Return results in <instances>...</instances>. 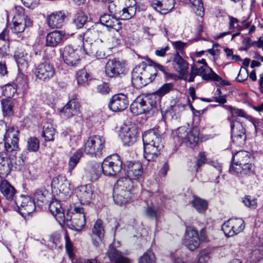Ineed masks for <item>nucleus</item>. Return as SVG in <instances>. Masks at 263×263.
<instances>
[{
    "mask_svg": "<svg viewBox=\"0 0 263 263\" xmlns=\"http://www.w3.org/2000/svg\"><path fill=\"white\" fill-rule=\"evenodd\" d=\"M144 157L148 161L155 160L163 148L161 137L154 130L145 132L142 136Z\"/></svg>",
    "mask_w": 263,
    "mask_h": 263,
    "instance_id": "f257e3e1",
    "label": "nucleus"
},
{
    "mask_svg": "<svg viewBox=\"0 0 263 263\" xmlns=\"http://www.w3.org/2000/svg\"><path fill=\"white\" fill-rule=\"evenodd\" d=\"M156 76V69L152 65H147L145 62H142L133 70L132 83L137 88H141L152 82Z\"/></svg>",
    "mask_w": 263,
    "mask_h": 263,
    "instance_id": "f03ea898",
    "label": "nucleus"
},
{
    "mask_svg": "<svg viewBox=\"0 0 263 263\" xmlns=\"http://www.w3.org/2000/svg\"><path fill=\"white\" fill-rule=\"evenodd\" d=\"M199 130L196 127L189 129L186 126L178 127L174 133L175 140L179 143L184 142L187 147H194L199 140Z\"/></svg>",
    "mask_w": 263,
    "mask_h": 263,
    "instance_id": "7ed1b4c3",
    "label": "nucleus"
},
{
    "mask_svg": "<svg viewBox=\"0 0 263 263\" xmlns=\"http://www.w3.org/2000/svg\"><path fill=\"white\" fill-rule=\"evenodd\" d=\"M156 100L154 95L138 97L130 104V111L135 116L146 113L156 107Z\"/></svg>",
    "mask_w": 263,
    "mask_h": 263,
    "instance_id": "20e7f679",
    "label": "nucleus"
},
{
    "mask_svg": "<svg viewBox=\"0 0 263 263\" xmlns=\"http://www.w3.org/2000/svg\"><path fill=\"white\" fill-rule=\"evenodd\" d=\"M105 139L100 135L90 136L84 145V152L87 155L100 157L105 148Z\"/></svg>",
    "mask_w": 263,
    "mask_h": 263,
    "instance_id": "39448f33",
    "label": "nucleus"
},
{
    "mask_svg": "<svg viewBox=\"0 0 263 263\" xmlns=\"http://www.w3.org/2000/svg\"><path fill=\"white\" fill-rule=\"evenodd\" d=\"M69 221L72 229L76 231H80L85 226V216L84 210L80 206H71L65 215V221Z\"/></svg>",
    "mask_w": 263,
    "mask_h": 263,
    "instance_id": "423d86ee",
    "label": "nucleus"
},
{
    "mask_svg": "<svg viewBox=\"0 0 263 263\" xmlns=\"http://www.w3.org/2000/svg\"><path fill=\"white\" fill-rule=\"evenodd\" d=\"M101 166L104 175L114 176L121 171L122 162L118 155L114 154L105 158Z\"/></svg>",
    "mask_w": 263,
    "mask_h": 263,
    "instance_id": "0eeeda50",
    "label": "nucleus"
},
{
    "mask_svg": "<svg viewBox=\"0 0 263 263\" xmlns=\"http://www.w3.org/2000/svg\"><path fill=\"white\" fill-rule=\"evenodd\" d=\"M15 203L18 208V212L24 218L35 210V201L29 196H20L15 199Z\"/></svg>",
    "mask_w": 263,
    "mask_h": 263,
    "instance_id": "6e6552de",
    "label": "nucleus"
},
{
    "mask_svg": "<svg viewBox=\"0 0 263 263\" xmlns=\"http://www.w3.org/2000/svg\"><path fill=\"white\" fill-rule=\"evenodd\" d=\"M5 149L8 152L13 153L18 148L19 132L17 128L14 126L7 127V133L5 134Z\"/></svg>",
    "mask_w": 263,
    "mask_h": 263,
    "instance_id": "1a4fd4ad",
    "label": "nucleus"
},
{
    "mask_svg": "<svg viewBox=\"0 0 263 263\" xmlns=\"http://www.w3.org/2000/svg\"><path fill=\"white\" fill-rule=\"evenodd\" d=\"M34 74L40 80L48 82L55 75V69L52 64L44 62L36 66Z\"/></svg>",
    "mask_w": 263,
    "mask_h": 263,
    "instance_id": "9d476101",
    "label": "nucleus"
},
{
    "mask_svg": "<svg viewBox=\"0 0 263 263\" xmlns=\"http://www.w3.org/2000/svg\"><path fill=\"white\" fill-rule=\"evenodd\" d=\"M31 26L32 21L28 16L22 17L14 16L12 20L10 28L13 34L16 35L21 40H23V34L25 28Z\"/></svg>",
    "mask_w": 263,
    "mask_h": 263,
    "instance_id": "9b49d317",
    "label": "nucleus"
},
{
    "mask_svg": "<svg viewBox=\"0 0 263 263\" xmlns=\"http://www.w3.org/2000/svg\"><path fill=\"white\" fill-rule=\"evenodd\" d=\"M79 50L70 45H66L63 50L62 58L64 62L70 66L77 65L80 61Z\"/></svg>",
    "mask_w": 263,
    "mask_h": 263,
    "instance_id": "f8f14e48",
    "label": "nucleus"
},
{
    "mask_svg": "<svg viewBox=\"0 0 263 263\" xmlns=\"http://www.w3.org/2000/svg\"><path fill=\"white\" fill-rule=\"evenodd\" d=\"M231 139L234 143L241 145L245 143L246 130L241 123L237 121L231 122Z\"/></svg>",
    "mask_w": 263,
    "mask_h": 263,
    "instance_id": "ddd939ff",
    "label": "nucleus"
},
{
    "mask_svg": "<svg viewBox=\"0 0 263 263\" xmlns=\"http://www.w3.org/2000/svg\"><path fill=\"white\" fill-rule=\"evenodd\" d=\"M129 101L126 95L123 93L115 95L108 104L109 108L114 112L121 111L128 107Z\"/></svg>",
    "mask_w": 263,
    "mask_h": 263,
    "instance_id": "4468645a",
    "label": "nucleus"
},
{
    "mask_svg": "<svg viewBox=\"0 0 263 263\" xmlns=\"http://www.w3.org/2000/svg\"><path fill=\"white\" fill-rule=\"evenodd\" d=\"M109 11L114 13L116 17L122 20L132 18L136 14V8H121L116 6V3L111 2L108 6Z\"/></svg>",
    "mask_w": 263,
    "mask_h": 263,
    "instance_id": "2eb2a0df",
    "label": "nucleus"
},
{
    "mask_svg": "<svg viewBox=\"0 0 263 263\" xmlns=\"http://www.w3.org/2000/svg\"><path fill=\"white\" fill-rule=\"evenodd\" d=\"M139 135V130L136 126H125L122 129L121 137L124 144L129 146L137 141Z\"/></svg>",
    "mask_w": 263,
    "mask_h": 263,
    "instance_id": "dca6fc26",
    "label": "nucleus"
},
{
    "mask_svg": "<svg viewBox=\"0 0 263 263\" xmlns=\"http://www.w3.org/2000/svg\"><path fill=\"white\" fill-rule=\"evenodd\" d=\"M65 18L64 11H56L47 15L46 22L47 26L52 29L60 28L63 26Z\"/></svg>",
    "mask_w": 263,
    "mask_h": 263,
    "instance_id": "f3484780",
    "label": "nucleus"
},
{
    "mask_svg": "<svg viewBox=\"0 0 263 263\" xmlns=\"http://www.w3.org/2000/svg\"><path fill=\"white\" fill-rule=\"evenodd\" d=\"M184 243L191 251L196 249L200 244L198 232L191 227H187L186 229Z\"/></svg>",
    "mask_w": 263,
    "mask_h": 263,
    "instance_id": "a211bd4d",
    "label": "nucleus"
},
{
    "mask_svg": "<svg viewBox=\"0 0 263 263\" xmlns=\"http://www.w3.org/2000/svg\"><path fill=\"white\" fill-rule=\"evenodd\" d=\"M76 192L81 204L90 203L94 197L93 191L91 184L80 186L77 187Z\"/></svg>",
    "mask_w": 263,
    "mask_h": 263,
    "instance_id": "6ab92c4d",
    "label": "nucleus"
},
{
    "mask_svg": "<svg viewBox=\"0 0 263 263\" xmlns=\"http://www.w3.org/2000/svg\"><path fill=\"white\" fill-rule=\"evenodd\" d=\"M124 71V66L119 60H109L105 66L106 75L109 78L116 77Z\"/></svg>",
    "mask_w": 263,
    "mask_h": 263,
    "instance_id": "aec40b11",
    "label": "nucleus"
},
{
    "mask_svg": "<svg viewBox=\"0 0 263 263\" xmlns=\"http://www.w3.org/2000/svg\"><path fill=\"white\" fill-rule=\"evenodd\" d=\"M194 70L196 74L201 76L202 79L205 81L219 82L221 80V77L214 72L208 65H202L199 68L194 66Z\"/></svg>",
    "mask_w": 263,
    "mask_h": 263,
    "instance_id": "412c9836",
    "label": "nucleus"
},
{
    "mask_svg": "<svg viewBox=\"0 0 263 263\" xmlns=\"http://www.w3.org/2000/svg\"><path fill=\"white\" fill-rule=\"evenodd\" d=\"M102 173L101 164L97 162H92L87 165L85 168V177L91 182L98 179Z\"/></svg>",
    "mask_w": 263,
    "mask_h": 263,
    "instance_id": "4be33fe9",
    "label": "nucleus"
},
{
    "mask_svg": "<svg viewBox=\"0 0 263 263\" xmlns=\"http://www.w3.org/2000/svg\"><path fill=\"white\" fill-rule=\"evenodd\" d=\"M104 229L101 220L98 219L92 229L91 238L93 245L98 247L102 242L104 237Z\"/></svg>",
    "mask_w": 263,
    "mask_h": 263,
    "instance_id": "5701e85b",
    "label": "nucleus"
},
{
    "mask_svg": "<svg viewBox=\"0 0 263 263\" xmlns=\"http://www.w3.org/2000/svg\"><path fill=\"white\" fill-rule=\"evenodd\" d=\"M255 166L250 162L239 166L238 165H231L229 172L232 174H236L242 177L245 175L253 174L255 173Z\"/></svg>",
    "mask_w": 263,
    "mask_h": 263,
    "instance_id": "b1692460",
    "label": "nucleus"
},
{
    "mask_svg": "<svg viewBox=\"0 0 263 263\" xmlns=\"http://www.w3.org/2000/svg\"><path fill=\"white\" fill-rule=\"evenodd\" d=\"M175 0H153L152 6L161 14H166L174 7Z\"/></svg>",
    "mask_w": 263,
    "mask_h": 263,
    "instance_id": "393cba45",
    "label": "nucleus"
},
{
    "mask_svg": "<svg viewBox=\"0 0 263 263\" xmlns=\"http://www.w3.org/2000/svg\"><path fill=\"white\" fill-rule=\"evenodd\" d=\"M173 66L174 69L179 72L182 77L187 75L189 64L179 55L178 52L174 55L173 61Z\"/></svg>",
    "mask_w": 263,
    "mask_h": 263,
    "instance_id": "a878e982",
    "label": "nucleus"
},
{
    "mask_svg": "<svg viewBox=\"0 0 263 263\" xmlns=\"http://www.w3.org/2000/svg\"><path fill=\"white\" fill-rule=\"evenodd\" d=\"M79 111V103L75 100H71L63 107L61 111V115L64 118H70L78 115Z\"/></svg>",
    "mask_w": 263,
    "mask_h": 263,
    "instance_id": "bb28decb",
    "label": "nucleus"
},
{
    "mask_svg": "<svg viewBox=\"0 0 263 263\" xmlns=\"http://www.w3.org/2000/svg\"><path fill=\"white\" fill-rule=\"evenodd\" d=\"M49 210L59 223L65 222V215L59 201L53 199L49 204Z\"/></svg>",
    "mask_w": 263,
    "mask_h": 263,
    "instance_id": "cd10ccee",
    "label": "nucleus"
},
{
    "mask_svg": "<svg viewBox=\"0 0 263 263\" xmlns=\"http://www.w3.org/2000/svg\"><path fill=\"white\" fill-rule=\"evenodd\" d=\"M143 173V167L139 162H129L126 168V175L132 180L138 179Z\"/></svg>",
    "mask_w": 263,
    "mask_h": 263,
    "instance_id": "c85d7f7f",
    "label": "nucleus"
},
{
    "mask_svg": "<svg viewBox=\"0 0 263 263\" xmlns=\"http://www.w3.org/2000/svg\"><path fill=\"white\" fill-rule=\"evenodd\" d=\"M100 25L95 24L91 28L87 29L85 32L78 35V39L83 42L84 49L85 50L87 44L90 45L91 41L96 37Z\"/></svg>",
    "mask_w": 263,
    "mask_h": 263,
    "instance_id": "c756f323",
    "label": "nucleus"
},
{
    "mask_svg": "<svg viewBox=\"0 0 263 263\" xmlns=\"http://www.w3.org/2000/svg\"><path fill=\"white\" fill-rule=\"evenodd\" d=\"M132 197L131 192L127 190L114 189L113 198L116 204L122 205L128 202Z\"/></svg>",
    "mask_w": 263,
    "mask_h": 263,
    "instance_id": "7c9ffc66",
    "label": "nucleus"
},
{
    "mask_svg": "<svg viewBox=\"0 0 263 263\" xmlns=\"http://www.w3.org/2000/svg\"><path fill=\"white\" fill-rule=\"evenodd\" d=\"M0 191L7 200L12 201L16 199V191L6 180H1L0 181Z\"/></svg>",
    "mask_w": 263,
    "mask_h": 263,
    "instance_id": "2f4dec72",
    "label": "nucleus"
},
{
    "mask_svg": "<svg viewBox=\"0 0 263 263\" xmlns=\"http://www.w3.org/2000/svg\"><path fill=\"white\" fill-rule=\"evenodd\" d=\"M14 58L19 68H25L28 67L31 57L25 50L23 48H17L15 51Z\"/></svg>",
    "mask_w": 263,
    "mask_h": 263,
    "instance_id": "473e14b6",
    "label": "nucleus"
},
{
    "mask_svg": "<svg viewBox=\"0 0 263 263\" xmlns=\"http://www.w3.org/2000/svg\"><path fill=\"white\" fill-rule=\"evenodd\" d=\"M104 49V45L102 41L97 40L90 43V49L89 51H86V53L95 55L98 59H103L105 57Z\"/></svg>",
    "mask_w": 263,
    "mask_h": 263,
    "instance_id": "72a5a7b5",
    "label": "nucleus"
},
{
    "mask_svg": "<svg viewBox=\"0 0 263 263\" xmlns=\"http://www.w3.org/2000/svg\"><path fill=\"white\" fill-rule=\"evenodd\" d=\"M251 160V154L245 151H240L236 153L232 157V163L231 165L242 164L249 162Z\"/></svg>",
    "mask_w": 263,
    "mask_h": 263,
    "instance_id": "f704fd0d",
    "label": "nucleus"
},
{
    "mask_svg": "<svg viewBox=\"0 0 263 263\" xmlns=\"http://www.w3.org/2000/svg\"><path fill=\"white\" fill-rule=\"evenodd\" d=\"M63 37L64 34L61 31L56 30L48 33L46 37V45L56 47L61 42Z\"/></svg>",
    "mask_w": 263,
    "mask_h": 263,
    "instance_id": "c9c22d12",
    "label": "nucleus"
},
{
    "mask_svg": "<svg viewBox=\"0 0 263 263\" xmlns=\"http://www.w3.org/2000/svg\"><path fill=\"white\" fill-rule=\"evenodd\" d=\"M12 167L11 161L6 153H0V174L7 176Z\"/></svg>",
    "mask_w": 263,
    "mask_h": 263,
    "instance_id": "e433bc0d",
    "label": "nucleus"
},
{
    "mask_svg": "<svg viewBox=\"0 0 263 263\" xmlns=\"http://www.w3.org/2000/svg\"><path fill=\"white\" fill-rule=\"evenodd\" d=\"M107 255L110 260L114 263H129L128 259L113 247H109Z\"/></svg>",
    "mask_w": 263,
    "mask_h": 263,
    "instance_id": "4c0bfd02",
    "label": "nucleus"
},
{
    "mask_svg": "<svg viewBox=\"0 0 263 263\" xmlns=\"http://www.w3.org/2000/svg\"><path fill=\"white\" fill-rule=\"evenodd\" d=\"M27 85L25 81H23V84H18L16 85L15 83L8 84L3 87V94L4 96L8 98H12L16 92L17 87H22L23 89H25Z\"/></svg>",
    "mask_w": 263,
    "mask_h": 263,
    "instance_id": "58836bf2",
    "label": "nucleus"
},
{
    "mask_svg": "<svg viewBox=\"0 0 263 263\" xmlns=\"http://www.w3.org/2000/svg\"><path fill=\"white\" fill-rule=\"evenodd\" d=\"M174 85L172 83H165L162 85L156 92L152 93L156 98V105L160 101L161 98L164 95L168 93L174 89Z\"/></svg>",
    "mask_w": 263,
    "mask_h": 263,
    "instance_id": "ea45409f",
    "label": "nucleus"
},
{
    "mask_svg": "<svg viewBox=\"0 0 263 263\" xmlns=\"http://www.w3.org/2000/svg\"><path fill=\"white\" fill-rule=\"evenodd\" d=\"M48 192L45 189L37 190L34 194V200L39 206H42L48 202Z\"/></svg>",
    "mask_w": 263,
    "mask_h": 263,
    "instance_id": "a19ab883",
    "label": "nucleus"
},
{
    "mask_svg": "<svg viewBox=\"0 0 263 263\" xmlns=\"http://www.w3.org/2000/svg\"><path fill=\"white\" fill-rule=\"evenodd\" d=\"M55 130L53 125L50 123H45L43 125L42 136L46 141H51L54 140Z\"/></svg>",
    "mask_w": 263,
    "mask_h": 263,
    "instance_id": "79ce46f5",
    "label": "nucleus"
},
{
    "mask_svg": "<svg viewBox=\"0 0 263 263\" xmlns=\"http://www.w3.org/2000/svg\"><path fill=\"white\" fill-rule=\"evenodd\" d=\"M88 17L87 15L82 10H78L74 15L73 23L77 28H82L87 22Z\"/></svg>",
    "mask_w": 263,
    "mask_h": 263,
    "instance_id": "37998d69",
    "label": "nucleus"
},
{
    "mask_svg": "<svg viewBox=\"0 0 263 263\" xmlns=\"http://www.w3.org/2000/svg\"><path fill=\"white\" fill-rule=\"evenodd\" d=\"M191 203L192 206L199 213H204L208 208L206 201L197 196H193Z\"/></svg>",
    "mask_w": 263,
    "mask_h": 263,
    "instance_id": "c03bdc74",
    "label": "nucleus"
},
{
    "mask_svg": "<svg viewBox=\"0 0 263 263\" xmlns=\"http://www.w3.org/2000/svg\"><path fill=\"white\" fill-rule=\"evenodd\" d=\"M133 187L132 179L129 177H122L119 179L114 187L115 189L127 190L131 192Z\"/></svg>",
    "mask_w": 263,
    "mask_h": 263,
    "instance_id": "a18cd8bd",
    "label": "nucleus"
},
{
    "mask_svg": "<svg viewBox=\"0 0 263 263\" xmlns=\"http://www.w3.org/2000/svg\"><path fill=\"white\" fill-rule=\"evenodd\" d=\"M82 155L83 153L80 150H78L69 157L68 164V172L70 175L72 173V171L79 163Z\"/></svg>",
    "mask_w": 263,
    "mask_h": 263,
    "instance_id": "49530a36",
    "label": "nucleus"
},
{
    "mask_svg": "<svg viewBox=\"0 0 263 263\" xmlns=\"http://www.w3.org/2000/svg\"><path fill=\"white\" fill-rule=\"evenodd\" d=\"M145 215L152 219H157L161 215L160 208L158 205L151 204L148 205L145 209Z\"/></svg>",
    "mask_w": 263,
    "mask_h": 263,
    "instance_id": "de8ad7c7",
    "label": "nucleus"
},
{
    "mask_svg": "<svg viewBox=\"0 0 263 263\" xmlns=\"http://www.w3.org/2000/svg\"><path fill=\"white\" fill-rule=\"evenodd\" d=\"M191 4V8L197 15L202 17L204 10L201 0H189Z\"/></svg>",
    "mask_w": 263,
    "mask_h": 263,
    "instance_id": "09e8293b",
    "label": "nucleus"
},
{
    "mask_svg": "<svg viewBox=\"0 0 263 263\" xmlns=\"http://www.w3.org/2000/svg\"><path fill=\"white\" fill-rule=\"evenodd\" d=\"M64 178L58 176L52 179L51 184L52 185H54V187L59 189L60 191L68 193L69 187H67V183L62 182Z\"/></svg>",
    "mask_w": 263,
    "mask_h": 263,
    "instance_id": "8fccbe9b",
    "label": "nucleus"
},
{
    "mask_svg": "<svg viewBox=\"0 0 263 263\" xmlns=\"http://www.w3.org/2000/svg\"><path fill=\"white\" fill-rule=\"evenodd\" d=\"M89 78V75L84 69H80L77 72V80L79 85H85Z\"/></svg>",
    "mask_w": 263,
    "mask_h": 263,
    "instance_id": "3c124183",
    "label": "nucleus"
},
{
    "mask_svg": "<svg viewBox=\"0 0 263 263\" xmlns=\"http://www.w3.org/2000/svg\"><path fill=\"white\" fill-rule=\"evenodd\" d=\"M232 228L235 231V235L242 232L245 229L244 221L241 218L231 219Z\"/></svg>",
    "mask_w": 263,
    "mask_h": 263,
    "instance_id": "603ef678",
    "label": "nucleus"
},
{
    "mask_svg": "<svg viewBox=\"0 0 263 263\" xmlns=\"http://www.w3.org/2000/svg\"><path fill=\"white\" fill-rule=\"evenodd\" d=\"M40 147V142L38 139L35 137H31L28 139L27 147L29 152H36Z\"/></svg>",
    "mask_w": 263,
    "mask_h": 263,
    "instance_id": "864d4df0",
    "label": "nucleus"
},
{
    "mask_svg": "<svg viewBox=\"0 0 263 263\" xmlns=\"http://www.w3.org/2000/svg\"><path fill=\"white\" fill-rule=\"evenodd\" d=\"M222 230L227 237H232L235 235V231L232 228L231 219L225 222L222 226Z\"/></svg>",
    "mask_w": 263,
    "mask_h": 263,
    "instance_id": "5fc2aeb1",
    "label": "nucleus"
},
{
    "mask_svg": "<svg viewBox=\"0 0 263 263\" xmlns=\"http://www.w3.org/2000/svg\"><path fill=\"white\" fill-rule=\"evenodd\" d=\"M155 255L151 251L145 252L140 258L139 263H154Z\"/></svg>",
    "mask_w": 263,
    "mask_h": 263,
    "instance_id": "6e6d98bb",
    "label": "nucleus"
},
{
    "mask_svg": "<svg viewBox=\"0 0 263 263\" xmlns=\"http://www.w3.org/2000/svg\"><path fill=\"white\" fill-rule=\"evenodd\" d=\"M210 258V252L206 250H202L199 253L197 263H208Z\"/></svg>",
    "mask_w": 263,
    "mask_h": 263,
    "instance_id": "4d7b16f0",
    "label": "nucleus"
},
{
    "mask_svg": "<svg viewBox=\"0 0 263 263\" xmlns=\"http://www.w3.org/2000/svg\"><path fill=\"white\" fill-rule=\"evenodd\" d=\"M214 101L219 104H224L227 102L226 96L222 95L219 88H217L213 96Z\"/></svg>",
    "mask_w": 263,
    "mask_h": 263,
    "instance_id": "13d9d810",
    "label": "nucleus"
},
{
    "mask_svg": "<svg viewBox=\"0 0 263 263\" xmlns=\"http://www.w3.org/2000/svg\"><path fill=\"white\" fill-rule=\"evenodd\" d=\"M64 238L65 240V248L66 251L68 254L69 257L72 258L73 256L72 243L67 233L65 234Z\"/></svg>",
    "mask_w": 263,
    "mask_h": 263,
    "instance_id": "bf43d9fd",
    "label": "nucleus"
},
{
    "mask_svg": "<svg viewBox=\"0 0 263 263\" xmlns=\"http://www.w3.org/2000/svg\"><path fill=\"white\" fill-rule=\"evenodd\" d=\"M243 203L248 208L251 209H255L257 206V202L256 199L252 198L250 196H247L243 198L242 200Z\"/></svg>",
    "mask_w": 263,
    "mask_h": 263,
    "instance_id": "052dcab7",
    "label": "nucleus"
},
{
    "mask_svg": "<svg viewBox=\"0 0 263 263\" xmlns=\"http://www.w3.org/2000/svg\"><path fill=\"white\" fill-rule=\"evenodd\" d=\"M3 114L5 116H10L12 113V106L9 101H2Z\"/></svg>",
    "mask_w": 263,
    "mask_h": 263,
    "instance_id": "680f3d73",
    "label": "nucleus"
},
{
    "mask_svg": "<svg viewBox=\"0 0 263 263\" xmlns=\"http://www.w3.org/2000/svg\"><path fill=\"white\" fill-rule=\"evenodd\" d=\"M120 3L119 7L130 8H136V1L135 0H118Z\"/></svg>",
    "mask_w": 263,
    "mask_h": 263,
    "instance_id": "e2e57ef3",
    "label": "nucleus"
},
{
    "mask_svg": "<svg viewBox=\"0 0 263 263\" xmlns=\"http://www.w3.org/2000/svg\"><path fill=\"white\" fill-rule=\"evenodd\" d=\"M113 17V16H111L108 14H104L103 15L101 16L100 18V26L101 25H103L107 27L108 25H110V23H111V21Z\"/></svg>",
    "mask_w": 263,
    "mask_h": 263,
    "instance_id": "0e129e2a",
    "label": "nucleus"
},
{
    "mask_svg": "<svg viewBox=\"0 0 263 263\" xmlns=\"http://www.w3.org/2000/svg\"><path fill=\"white\" fill-rule=\"evenodd\" d=\"M248 77V72L245 68L241 67L239 70V72L238 74L237 77L236 78L237 81L239 82H242Z\"/></svg>",
    "mask_w": 263,
    "mask_h": 263,
    "instance_id": "69168bd1",
    "label": "nucleus"
},
{
    "mask_svg": "<svg viewBox=\"0 0 263 263\" xmlns=\"http://www.w3.org/2000/svg\"><path fill=\"white\" fill-rule=\"evenodd\" d=\"M229 29L233 30L236 29L237 30H240L239 25V20L233 16H229Z\"/></svg>",
    "mask_w": 263,
    "mask_h": 263,
    "instance_id": "338daca9",
    "label": "nucleus"
},
{
    "mask_svg": "<svg viewBox=\"0 0 263 263\" xmlns=\"http://www.w3.org/2000/svg\"><path fill=\"white\" fill-rule=\"evenodd\" d=\"M115 16H116L115 15ZM118 17H114L112 19L111 23L110 25H108L107 27L115 29L116 31H119L122 28L121 22L117 18Z\"/></svg>",
    "mask_w": 263,
    "mask_h": 263,
    "instance_id": "774afa93",
    "label": "nucleus"
}]
</instances>
